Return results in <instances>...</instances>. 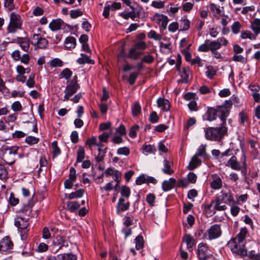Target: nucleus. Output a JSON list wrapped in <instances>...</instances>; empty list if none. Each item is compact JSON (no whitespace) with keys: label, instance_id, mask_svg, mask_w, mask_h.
I'll return each instance as SVG.
<instances>
[{"label":"nucleus","instance_id":"2eb2a0df","mask_svg":"<svg viewBox=\"0 0 260 260\" xmlns=\"http://www.w3.org/2000/svg\"><path fill=\"white\" fill-rule=\"evenodd\" d=\"M125 200L123 198H120L116 205V213L119 214L121 212L125 211L128 209L130 203L127 202L124 203Z\"/></svg>","mask_w":260,"mask_h":260},{"label":"nucleus","instance_id":"13d9d810","mask_svg":"<svg viewBox=\"0 0 260 260\" xmlns=\"http://www.w3.org/2000/svg\"><path fill=\"white\" fill-rule=\"evenodd\" d=\"M148 37L150 39H153L155 41H159L161 39V36L160 34H157L154 30H151L148 33Z\"/></svg>","mask_w":260,"mask_h":260},{"label":"nucleus","instance_id":"473e14b6","mask_svg":"<svg viewBox=\"0 0 260 260\" xmlns=\"http://www.w3.org/2000/svg\"><path fill=\"white\" fill-rule=\"evenodd\" d=\"M79 87V84L70 83V84L67 86L64 90L68 92L69 95H72L77 92Z\"/></svg>","mask_w":260,"mask_h":260},{"label":"nucleus","instance_id":"8fccbe9b","mask_svg":"<svg viewBox=\"0 0 260 260\" xmlns=\"http://www.w3.org/2000/svg\"><path fill=\"white\" fill-rule=\"evenodd\" d=\"M85 156V151L84 148L80 146L77 151V156L76 159V162H81L83 161Z\"/></svg>","mask_w":260,"mask_h":260},{"label":"nucleus","instance_id":"b1692460","mask_svg":"<svg viewBox=\"0 0 260 260\" xmlns=\"http://www.w3.org/2000/svg\"><path fill=\"white\" fill-rule=\"evenodd\" d=\"M180 76L182 78V82L186 83L189 81V76L190 74V71L189 67L182 68L180 71H178Z\"/></svg>","mask_w":260,"mask_h":260},{"label":"nucleus","instance_id":"6e6d98bb","mask_svg":"<svg viewBox=\"0 0 260 260\" xmlns=\"http://www.w3.org/2000/svg\"><path fill=\"white\" fill-rule=\"evenodd\" d=\"M232 60L235 62H239L244 64L247 61V59L242 55L235 54L232 57Z\"/></svg>","mask_w":260,"mask_h":260},{"label":"nucleus","instance_id":"e433bc0d","mask_svg":"<svg viewBox=\"0 0 260 260\" xmlns=\"http://www.w3.org/2000/svg\"><path fill=\"white\" fill-rule=\"evenodd\" d=\"M40 168L38 170L39 175L40 174L41 171L45 170V171L47 170V166L48 165V161L45 156H41L39 160Z\"/></svg>","mask_w":260,"mask_h":260},{"label":"nucleus","instance_id":"dca6fc26","mask_svg":"<svg viewBox=\"0 0 260 260\" xmlns=\"http://www.w3.org/2000/svg\"><path fill=\"white\" fill-rule=\"evenodd\" d=\"M248 234L247 229L245 228H242L238 234H237L235 237L232 238V239L236 240L237 242L245 244V238Z\"/></svg>","mask_w":260,"mask_h":260},{"label":"nucleus","instance_id":"e2e57ef3","mask_svg":"<svg viewBox=\"0 0 260 260\" xmlns=\"http://www.w3.org/2000/svg\"><path fill=\"white\" fill-rule=\"evenodd\" d=\"M72 75V72L69 69L66 68L61 72L60 74V78H64L68 80L70 78Z\"/></svg>","mask_w":260,"mask_h":260},{"label":"nucleus","instance_id":"4c0bfd02","mask_svg":"<svg viewBox=\"0 0 260 260\" xmlns=\"http://www.w3.org/2000/svg\"><path fill=\"white\" fill-rule=\"evenodd\" d=\"M80 206V204L77 201L69 202L67 204V209L71 212H74Z\"/></svg>","mask_w":260,"mask_h":260},{"label":"nucleus","instance_id":"338daca9","mask_svg":"<svg viewBox=\"0 0 260 260\" xmlns=\"http://www.w3.org/2000/svg\"><path fill=\"white\" fill-rule=\"evenodd\" d=\"M135 5V9H134L135 14L137 18H140L142 17V14L144 13L143 9L140 7L137 3H134Z\"/></svg>","mask_w":260,"mask_h":260},{"label":"nucleus","instance_id":"3c124183","mask_svg":"<svg viewBox=\"0 0 260 260\" xmlns=\"http://www.w3.org/2000/svg\"><path fill=\"white\" fill-rule=\"evenodd\" d=\"M233 155L232 150L230 149H226L225 151L222 152L219 156L220 161H222L224 164L225 162L226 159L225 157H229Z\"/></svg>","mask_w":260,"mask_h":260},{"label":"nucleus","instance_id":"a211bd4d","mask_svg":"<svg viewBox=\"0 0 260 260\" xmlns=\"http://www.w3.org/2000/svg\"><path fill=\"white\" fill-rule=\"evenodd\" d=\"M154 19L156 23L161 24V26L164 29H166L169 21L168 17L167 16L155 13Z\"/></svg>","mask_w":260,"mask_h":260},{"label":"nucleus","instance_id":"a878e982","mask_svg":"<svg viewBox=\"0 0 260 260\" xmlns=\"http://www.w3.org/2000/svg\"><path fill=\"white\" fill-rule=\"evenodd\" d=\"M250 28L256 37L260 34V19L255 18L251 22Z\"/></svg>","mask_w":260,"mask_h":260},{"label":"nucleus","instance_id":"393cba45","mask_svg":"<svg viewBox=\"0 0 260 260\" xmlns=\"http://www.w3.org/2000/svg\"><path fill=\"white\" fill-rule=\"evenodd\" d=\"M84 189L80 188L69 194H66L65 196L66 198L69 200H72L74 199L80 198L82 197L84 194Z\"/></svg>","mask_w":260,"mask_h":260},{"label":"nucleus","instance_id":"5fc2aeb1","mask_svg":"<svg viewBox=\"0 0 260 260\" xmlns=\"http://www.w3.org/2000/svg\"><path fill=\"white\" fill-rule=\"evenodd\" d=\"M139 126L137 124L132 126L129 129V136L131 138H135L137 136V132L139 131Z\"/></svg>","mask_w":260,"mask_h":260},{"label":"nucleus","instance_id":"49530a36","mask_svg":"<svg viewBox=\"0 0 260 260\" xmlns=\"http://www.w3.org/2000/svg\"><path fill=\"white\" fill-rule=\"evenodd\" d=\"M195 155H197V156H201L204 158H206L207 156V154L206 152V145H200L198 148L197 152Z\"/></svg>","mask_w":260,"mask_h":260},{"label":"nucleus","instance_id":"0e129e2a","mask_svg":"<svg viewBox=\"0 0 260 260\" xmlns=\"http://www.w3.org/2000/svg\"><path fill=\"white\" fill-rule=\"evenodd\" d=\"M8 177V171L5 167L0 164V179L1 180L6 179Z\"/></svg>","mask_w":260,"mask_h":260},{"label":"nucleus","instance_id":"bf43d9fd","mask_svg":"<svg viewBox=\"0 0 260 260\" xmlns=\"http://www.w3.org/2000/svg\"><path fill=\"white\" fill-rule=\"evenodd\" d=\"M35 75L34 73H31L27 80L26 81V84L29 88H32L35 85Z\"/></svg>","mask_w":260,"mask_h":260},{"label":"nucleus","instance_id":"69168bd1","mask_svg":"<svg viewBox=\"0 0 260 260\" xmlns=\"http://www.w3.org/2000/svg\"><path fill=\"white\" fill-rule=\"evenodd\" d=\"M120 193L122 197V198H128L129 197L131 193L129 188L126 186H123L121 187Z\"/></svg>","mask_w":260,"mask_h":260},{"label":"nucleus","instance_id":"f03ea898","mask_svg":"<svg viewBox=\"0 0 260 260\" xmlns=\"http://www.w3.org/2000/svg\"><path fill=\"white\" fill-rule=\"evenodd\" d=\"M245 244L240 243L236 240L231 239L228 243L227 246L232 252L236 256L244 257L247 255V251L245 246Z\"/></svg>","mask_w":260,"mask_h":260},{"label":"nucleus","instance_id":"72a5a7b5","mask_svg":"<svg viewBox=\"0 0 260 260\" xmlns=\"http://www.w3.org/2000/svg\"><path fill=\"white\" fill-rule=\"evenodd\" d=\"M138 50L135 49L134 47H132L129 51L128 54V57L129 58L137 60L139 57L143 54L141 51H138Z\"/></svg>","mask_w":260,"mask_h":260},{"label":"nucleus","instance_id":"09e8293b","mask_svg":"<svg viewBox=\"0 0 260 260\" xmlns=\"http://www.w3.org/2000/svg\"><path fill=\"white\" fill-rule=\"evenodd\" d=\"M239 123L241 125L244 126L245 123L248 121V115L244 111L240 112L239 114Z\"/></svg>","mask_w":260,"mask_h":260},{"label":"nucleus","instance_id":"9d476101","mask_svg":"<svg viewBox=\"0 0 260 260\" xmlns=\"http://www.w3.org/2000/svg\"><path fill=\"white\" fill-rule=\"evenodd\" d=\"M11 42L19 44L21 49L25 52L28 51L30 47L29 39L27 38L17 37Z\"/></svg>","mask_w":260,"mask_h":260},{"label":"nucleus","instance_id":"ea45409f","mask_svg":"<svg viewBox=\"0 0 260 260\" xmlns=\"http://www.w3.org/2000/svg\"><path fill=\"white\" fill-rule=\"evenodd\" d=\"M231 30L234 35H237L240 32L242 28V24L238 21H235L231 25Z\"/></svg>","mask_w":260,"mask_h":260},{"label":"nucleus","instance_id":"cd10ccee","mask_svg":"<svg viewBox=\"0 0 260 260\" xmlns=\"http://www.w3.org/2000/svg\"><path fill=\"white\" fill-rule=\"evenodd\" d=\"M63 21L60 19L53 20L49 25V28L53 31H56L61 28Z\"/></svg>","mask_w":260,"mask_h":260},{"label":"nucleus","instance_id":"864d4df0","mask_svg":"<svg viewBox=\"0 0 260 260\" xmlns=\"http://www.w3.org/2000/svg\"><path fill=\"white\" fill-rule=\"evenodd\" d=\"M198 51L203 52H206L210 51L209 40H206L204 44L199 46Z\"/></svg>","mask_w":260,"mask_h":260},{"label":"nucleus","instance_id":"1a4fd4ad","mask_svg":"<svg viewBox=\"0 0 260 260\" xmlns=\"http://www.w3.org/2000/svg\"><path fill=\"white\" fill-rule=\"evenodd\" d=\"M220 193V195L216 197L218 201L227 204H231L234 202V198L229 190H222Z\"/></svg>","mask_w":260,"mask_h":260},{"label":"nucleus","instance_id":"79ce46f5","mask_svg":"<svg viewBox=\"0 0 260 260\" xmlns=\"http://www.w3.org/2000/svg\"><path fill=\"white\" fill-rule=\"evenodd\" d=\"M136 249L140 250L144 247V239L142 236L139 235L135 239Z\"/></svg>","mask_w":260,"mask_h":260},{"label":"nucleus","instance_id":"774afa93","mask_svg":"<svg viewBox=\"0 0 260 260\" xmlns=\"http://www.w3.org/2000/svg\"><path fill=\"white\" fill-rule=\"evenodd\" d=\"M39 141V138L31 136H27L25 138V142L29 145L37 144Z\"/></svg>","mask_w":260,"mask_h":260},{"label":"nucleus","instance_id":"4d7b16f0","mask_svg":"<svg viewBox=\"0 0 260 260\" xmlns=\"http://www.w3.org/2000/svg\"><path fill=\"white\" fill-rule=\"evenodd\" d=\"M97 143V138L95 136H92V137L88 138L86 140L85 144L90 148L95 146Z\"/></svg>","mask_w":260,"mask_h":260},{"label":"nucleus","instance_id":"c03bdc74","mask_svg":"<svg viewBox=\"0 0 260 260\" xmlns=\"http://www.w3.org/2000/svg\"><path fill=\"white\" fill-rule=\"evenodd\" d=\"M209 45L210 51L216 50L221 48V44L217 40L215 41H210L209 40Z\"/></svg>","mask_w":260,"mask_h":260},{"label":"nucleus","instance_id":"5701e85b","mask_svg":"<svg viewBox=\"0 0 260 260\" xmlns=\"http://www.w3.org/2000/svg\"><path fill=\"white\" fill-rule=\"evenodd\" d=\"M210 11L212 12L213 16L219 19L222 14V10H221L220 6H218L214 3H211L209 5Z\"/></svg>","mask_w":260,"mask_h":260},{"label":"nucleus","instance_id":"f257e3e1","mask_svg":"<svg viewBox=\"0 0 260 260\" xmlns=\"http://www.w3.org/2000/svg\"><path fill=\"white\" fill-rule=\"evenodd\" d=\"M227 132L228 128L221 123L219 127H209L204 128L205 138L210 141H220L226 134Z\"/></svg>","mask_w":260,"mask_h":260},{"label":"nucleus","instance_id":"c756f323","mask_svg":"<svg viewBox=\"0 0 260 260\" xmlns=\"http://www.w3.org/2000/svg\"><path fill=\"white\" fill-rule=\"evenodd\" d=\"M202 161L197 155H193L190 161L188 168L189 170H193L201 164Z\"/></svg>","mask_w":260,"mask_h":260},{"label":"nucleus","instance_id":"f8f14e48","mask_svg":"<svg viewBox=\"0 0 260 260\" xmlns=\"http://www.w3.org/2000/svg\"><path fill=\"white\" fill-rule=\"evenodd\" d=\"M211 178L210 187L214 190H218L221 188L223 182L220 177L216 174H213L211 175Z\"/></svg>","mask_w":260,"mask_h":260},{"label":"nucleus","instance_id":"37998d69","mask_svg":"<svg viewBox=\"0 0 260 260\" xmlns=\"http://www.w3.org/2000/svg\"><path fill=\"white\" fill-rule=\"evenodd\" d=\"M132 114L137 116L141 112V107L139 102H135L132 107Z\"/></svg>","mask_w":260,"mask_h":260},{"label":"nucleus","instance_id":"4be33fe9","mask_svg":"<svg viewBox=\"0 0 260 260\" xmlns=\"http://www.w3.org/2000/svg\"><path fill=\"white\" fill-rule=\"evenodd\" d=\"M33 206L34 203L32 201L29 200L27 204L24 205L21 209L20 212L22 213L21 215H23L25 217H29L31 214Z\"/></svg>","mask_w":260,"mask_h":260},{"label":"nucleus","instance_id":"7c9ffc66","mask_svg":"<svg viewBox=\"0 0 260 260\" xmlns=\"http://www.w3.org/2000/svg\"><path fill=\"white\" fill-rule=\"evenodd\" d=\"M180 26V30L185 31L189 29L190 27V21L187 19V17L184 16L182 17L180 20V23L179 24Z\"/></svg>","mask_w":260,"mask_h":260},{"label":"nucleus","instance_id":"bb28decb","mask_svg":"<svg viewBox=\"0 0 260 260\" xmlns=\"http://www.w3.org/2000/svg\"><path fill=\"white\" fill-rule=\"evenodd\" d=\"M205 114L207 117L206 120L209 121H212L215 120L217 117V109L211 107L209 108Z\"/></svg>","mask_w":260,"mask_h":260},{"label":"nucleus","instance_id":"2f4dec72","mask_svg":"<svg viewBox=\"0 0 260 260\" xmlns=\"http://www.w3.org/2000/svg\"><path fill=\"white\" fill-rule=\"evenodd\" d=\"M77 61L79 64L85 63L93 64L94 63V61L93 59H90L88 55L83 53L81 54V57L77 59Z\"/></svg>","mask_w":260,"mask_h":260},{"label":"nucleus","instance_id":"9b49d317","mask_svg":"<svg viewBox=\"0 0 260 260\" xmlns=\"http://www.w3.org/2000/svg\"><path fill=\"white\" fill-rule=\"evenodd\" d=\"M29 218L25 217L23 215L18 216L15 220V225L18 229H28L29 226L28 220Z\"/></svg>","mask_w":260,"mask_h":260},{"label":"nucleus","instance_id":"423d86ee","mask_svg":"<svg viewBox=\"0 0 260 260\" xmlns=\"http://www.w3.org/2000/svg\"><path fill=\"white\" fill-rule=\"evenodd\" d=\"M231 108V103L229 101H225L223 105L217 107V115H219L221 124H226V118L229 116Z\"/></svg>","mask_w":260,"mask_h":260},{"label":"nucleus","instance_id":"0eeeda50","mask_svg":"<svg viewBox=\"0 0 260 260\" xmlns=\"http://www.w3.org/2000/svg\"><path fill=\"white\" fill-rule=\"evenodd\" d=\"M208 239L211 240L219 238L222 234L221 225L214 224L210 226L207 230Z\"/></svg>","mask_w":260,"mask_h":260},{"label":"nucleus","instance_id":"6e6552de","mask_svg":"<svg viewBox=\"0 0 260 260\" xmlns=\"http://www.w3.org/2000/svg\"><path fill=\"white\" fill-rule=\"evenodd\" d=\"M31 44L37 46L40 49H45L48 46V41L40 34H34L31 38Z\"/></svg>","mask_w":260,"mask_h":260},{"label":"nucleus","instance_id":"20e7f679","mask_svg":"<svg viewBox=\"0 0 260 260\" xmlns=\"http://www.w3.org/2000/svg\"><path fill=\"white\" fill-rule=\"evenodd\" d=\"M18 149L19 147L15 146L4 148L2 158L7 164L13 165L15 161Z\"/></svg>","mask_w":260,"mask_h":260},{"label":"nucleus","instance_id":"aec40b11","mask_svg":"<svg viewBox=\"0 0 260 260\" xmlns=\"http://www.w3.org/2000/svg\"><path fill=\"white\" fill-rule=\"evenodd\" d=\"M164 167L162 168L161 170L162 172L166 175H172L174 171L172 169L173 163L172 161L167 160V159H165L163 161Z\"/></svg>","mask_w":260,"mask_h":260},{"label":"nucleus","instance_id":"a18cd8bd","mask_svg":"<svg viewBox=\"0 0 260 260\" xmlns=\"http://www.w3.org/2000/svg\"><path fill=\"white\" fill-rule=\"evenodd\" d=\"M51 145L53 149V158H54L58 156L61 153V150L60 148L58 147L57 142L56 141H53Z\"/></svg>","mask_w":260,"mask_h":260},{"label":"nucleus","instance_id":"f3484780","mask_svg":"<svg viewBox=\"0 0 260 260\" xmlns=\"http://www.w3.org/2000/svg\"><path fill=\"white\" fill-rule=\"evenodd\" d=\"M53 243L54 245L59 247L57 251L63 246H68V241L66 240L65 237L60 235H57L54 237Z\"/></svg>","mask_w":260,"mask_h":260},{"label":"nucleus","instance_id":"f704fd0d","mask_svg":"<svg viewBox=\"0 0 260 260\" xmlns=\"http://www.w3.org/2000/svg\"><path fill=\"white\" fill-rule=\"evenodd\" d=\"M183 240L186 243L187 249L191 248L194 244V239L189 234H186L184 236Z\"/></svg>","mask_w":260,"mask_h":260},{"label":"nucleus","instance_id":"de8ad7c7","mask_svg":"<svg viewBox=\"0 0 260 260\" xmlns=\"http://www.w3.org/2000/svg\"><path fill=\"white\" fill-rule=\"evenodd\" d=\"M155 147L151 145H144L143 146V153L146 155L154 153L155 151Z\"/></svg>","mask_w":260,"mask_h":260},{"label":"nucleus","instance_id":"412c9836","mask_svg":"<svg viewBox=\"0 0 260 260\" xmlns=\"http://www.w3.org/2000/svg\"><path fill=\"white\" fill-rule=\"evenodd\" d=\"M157 107L165 112L168 111L170 109V103L169 100L165 98H160L157 100Z\"/></svg>","mask_w":260,"mask_h":260},{"label":"nucleus","instance_id":"39448f33","mask_svg":"<svg viewBox=\"0 0 260 260\" xmlns=\"http://www.w3.org/2000/svg\"><path fill=\"white\" fill-rule=\"evenodd\" d=\"M22 21L20 16L14 12L11 14L10 21L7 27L9 33H14L22 26Z\"/></svg>","mask_w":260,"mask_h":260},{"label":"nucleus","instance_id":"c85d7f7f","mask_svg":"<svg viewBox=\"0 0 260 260\" xmlns=\"http://www.w3.org/2000/svg\"><path fill=\"white\" fill-rule=\"evenodd\" d=\"M76 45V40L74 37H67L64 41V47L68 49H71L74 48Z\"/></svg>","mask_w":260,"mask_h":260},{"label":"nucleus","instance_id":"052dcab7","mask_svg":"<svg viewBox=\"0 0 260 260\" xmlns=\"http://www.w3.org/2000/svg\"><path fill=\"white\" fill-rule=\"evenodd\" d=\"M133 47L137 50H144L147 48V44L145 42L141 41L136 43Z\"/></svg>","mask_w":260,"mask_h":260},{"label":"nucleus","instance_id":"680f3d73","mask_svg":"<svg viewBox=\"0 0 260 260\" xmlns=\"http://www.w3.org/2000/svg\"><path fill=\"white\" fill-rule=\"evenodd\" d=\"M247 257L251 260H260V254L255 252L254 250H251L247 253Z\"/></svg>","mask_w":260,"mask_h":260},{"label":"nucleus","instance_id":"7ed1b4c3","mask_svg":"<svg viewBox=\"0 0 260 260\" xmlns=\"http://www.w3.org/2000/svg\"><path fill=\"white\" fill-rule=\"evenodd\" d=\"M225 204L218 201V199L215 197V199L212 200L210 204L205 206V210L207 214L211 216L214 214L216 211H224L227 207Z\"/></svg>","mask_w":260,"mask_h":260},{"label":"nucleus","instance_id":"6ab92c4d","mask_svg":"<svg viewBox=\"0 0 260 260\" xmlns=\"http://www.w3.org/2000/svg\"><path fill=\"white\" fill-rule=\"evenodd\" d=\"M176 183V180L174 178H170L169 180L163 181L162 189L164 191H168L173 188Z\"/></svg>","mask_w":260,"mask_h":260},{"label":"nucleus","instance_id":"c9c22d12","mask_svg":"<svg viewBox=\"0 0 260 260\" xmlns=\"http://www.w3.org/2000/svg\"><path fill=\"white\" fill-rule=\"evenodd\" d=\"M76 255L71 253H63L57 255V260H76Z\"/></svg>","mask_w":260,"mask_h":260},{"label":"nucleus","instance_id":"603ef678","mask_svg":"<svg viewBox=\"0 0 260 260\" xmlns=\"http://www.w3.org/2000/svg\"><path fill=\"white\" fill-rule=\"evenodd\" d=\"M9 204L12 206H15L19 202V200L18 198L15 197L13 193H11L8 199Z\"/></svg>","mask_w":260,"mask_h":260},{"label":"nucleus","instance_id":"58836bf2","mask_svg":"<svg viewBox=\"0 0 260 260\" xmlns=\"http://www.w3.org/2000/svg\"><path fill=\"white\" fill-rule=\"evenodd\" d=\"M240 37L242 39H249L251 40L256 39V36H255V35H253L249 30L241 31Z\"/></svg>","mask_w":260,"mask_h":260},{"label":"nucleus","instance_id":"ddd939ff","mask_svg":"<svg viewBox=\"0 0 260 260\" xmlns=\"http://www.w3.org/2000/svg\"><path fill=\"white\" fill-rule=\"evenodd\" d=\"M13 246V242L8 237H5L0 241V251H7L12 249Z\"/></svg>","mask_w":260,"mask_h":260},{"label":"nucleus","instance_id":"4468645a","mask_svg":"<svg viewBox=\"0 0 260 260\" xmlns=\"http://www.w3.org/2000/svg\"><path fill=\"white\" fill-rule=\"evenodd\" d=\"M225 166L230 167L232 169L239 171L241 170V166L240 163L237 160V157L232 155L231 158L225 162Z\"/></svg>","mask_w":260,"mask_h":260},{"label":"nucleus","instance_id":"a19ab883","mask_svg":"<svg viewBox=\"0 0 260 260\" xmlns=\"http://www.w3.org/2000/svg\"><path fill=\"white\" fill-rule=\"evenodd\" d=\"M206 69L207 71L205 72L206 76L210 79H213L216 74V70L211 66L207 67Z\"/></svg>","mask_w":260,"mask_h":260}]
</instances>
